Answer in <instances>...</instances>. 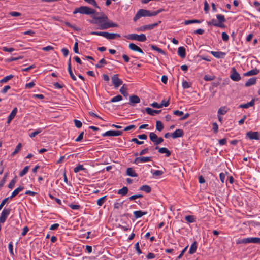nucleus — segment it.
<instances>
[{
	"label": "nucleus",
	"instance_id": "412c9836",
	"mask_svg": "<svg viewBox=\"0 0 260 260\" xmlns=\"http://www.w3.org/2000/svg\"><path fill=\"white\" fill-rule=\"evenodd\" d=\"M259 73V70L256 68L251 70L244 74L245 76H250L252 75H257Z\"/></svg>",
	"mask_w": 260,
	"mask_h": 260
},
{
	"label": "nucleus",
	"instance_id": "c03bdc74",
	"mask_svg": "<svg viewBox=\"0 0 260 260\" xmlns=\"http://www.w3.org/2000/svg\"><path fill=\"white\" fill-rule=\"evenodd\" d=\"M120 92L124 96H127L128 95V93L127 92V89H126V88H125L124 87V85L121 87V88L120 89Z\"/></svg>",
	"mask_w": 260,
	"mask_h": 260
},
{
	"label": "nucleus",
	"instance_id": "6ab92c4d",
	"mask_svg": "<svg viewBox=\"0 0 260 260\" xmlns=\"http://www.w3.org/2000/svg\"><path fill=\"white\" fill-rule=\"evenodd\" d=\"M211 54L217 58H222L225 55V53L221 51H211Z\"/></svg>",
	"mask_w": 260,
	"mask_h": 260
},
{
	"label": "nucleus",
	"instance_id": "ddd939ff",
	"mask_svg": "<svg viewBox=\"0 0 260 260\" xmlns=\"http://www.w3.org/2000/svg\"><path fill=\"white\" fill-rule=\"evenodd\" d=\"M112 83L115 88L122 84V81L118 78V74L114 75L111 78Z\"/></svg>",
	"mask_w": 260,
	"mask_h": 260
},
{
	"label": "nucleus",
	"instance_id": "c756f323",
	"mask_svg": "<svg viewBox=\"0 0 260 260\" xmlns=\"http://www.w3.org/2000/svg\"><path fill=\"white\" fill-rule=\"evenodd\" d=\"M139 189L140 190L144 191L146 193H149L151 191V187L147 185H142V186L140 187Z\"/></svg>",
	"mask_w": 260,
	"mask_h": 260
},
{
	"label": "nucleus",
	"instance_id": "a19ab883",
	"mask_svg": "<svg viewBox=\"0 0 260 260\" xmlns=\"http://www.w3.org/2000/svg\"><path fill=\"white\" fill-rule=\"evenodd\" d=\"M85 168L83 167V166L82 165L79 164L77 166H76L74 169V171L75 173H78L81 170H84Z\"/></svg>",
	"mask_w": 260,
	"mask_h": 260
},
{
	"label": "nucleus",
	"instance_id": "473e14b6",
	"mask_svg": "<svg viewBox=\"0 0 260 260\" xmlns=\"http://www.w3.org/2000/svg\"><path fill=\"white\" fill-rule=\"evenodd\" d=\"M228 112V110L226 107H221L220 108L217 112L218 115H224Z\"/></svg>",
	"mask_w": 260,
	"mask_h": 260
},
{
	"label": "nucleus",
	"instance_id": "e2e57ef3",
	"mask_svg": "<svg viewBox=\"0 0 260 260\" xmlns=\"http://www.w3.org/2000/svg\"><path fill=\"white\" fill-rule=\"evenodd\" d=\"M64 24L66 25V26H67L69 27L72 28L75 30H79L77 27H76L74 25H72L68 22H65Z\"/></svg>",
	"mask_w": 260,
	"mask_h": 260
},
{
	"label": "nucleus",
	"instance_id": "09e8293b",
	"mask_svg": "<svg viewBox=\"0 0 260 260\" xmlns=\"http://www.w3.org/2000/svg\"><path fill=\"white\" fill-rule=\"evenodd\" d=\"M191 83L190 82H188L186 81H183L182 82V87L184 89L188 88L191 87Z\"/></svg>",
	"mask_w": 260,
	"mask_h": 260
},
{
	"label": "nucleus",
	"instance_id": "bf43d9fd",
	"mask_svg": "<svg viewBox=\"0 0 260 260\" xmlns=\"http://www.w3.org/2000/svg\"><path fill=\"white\" fill-rule=\"evenodd\" d=\"M7 176V173L5 174L2 179L0 181V188L4 186L5 183L6 178Z\"/></svg>",
	"mask_w": 260,
	"mask_h": 260
},
{
	"label": "nucleus",
	"instance_id": "3c124183",
	"mask_svg": "<svg viewBox=\"0 0 260 260\" xmlns=\"http://www.w3.org/2000/svg\"><path fill=\"white\" fill-rule=\"evenodd\" d=\"M214 78H215V76H210L209 75H206L204 77V79L206 81H212V80H214Z\"/></svg>",
	"mask_w": 260,
	"mask_h": 260
},
{
	"label": "nucleus",
	"instance_id": "338daca9",
	"mask_svg": "<svg viewBox=\"0 0 260 260\" xmlns=\"http://www.w3.org/2000/svg\"><path fill=\"white\" fill-rule=\"evenodd\" d=\"M83 135H84V132H82V133H81L80 134V135L78 136V137L75 139V141L76 142L81 141L83 139Z\"/></svg>",
	"mask_w": 260,
	"mask_h": 260
},
{
	"label": "nucleus",
	"instance_id": "a18cd8bd",
	"mask_svg": "<svg viewBox=\"0 0 260 260\" xmlns=\"http://www.w3.org/2000/svg\"><path fill=\"white\" fill-rule=\"evenodd\" d=\"M199 182L200 184H203V187H206L207 186V184H205V179L202 175H201L199 177Z\"/></svg>",
	"mask_w": 260,
	"mask_h": 260
},
{
	"label": "nucleus",
	"instance_id": "5fc2aeb1",
	"mask_svg": "<svg viewBox=\"0 0 260 260\" xmlns=\"http://www.w3.org/2000/svg\"><path fill=\"white\" fill-rule=\"evenodd\" d=\"M8 248H9V250L10 254L12 256H14V252H13V242H11L9 243V246H8Z\"/></svg>",
	"mask_w": 260,
	"mask_h": 260
},
{
	"label": "nucleus",
	"instance_id": "aec40b11",
	"mask_svg": "<svg viewBox=\"0 0 260 260\" xmlns=\"http://www.w3.org/2000/svg\"><path fill=\"white\" fill-rule=\"evenodd\" d=\"M129 48L131 50L133 51H137L141 53H144L142 49L134 43H130L129 44Z\"/></svg>",
	"mask_w": 260,
	"mask_h": 260
},
{
	"label": "nucleus",
	"instance_id": "ea45409f",
	"mask_svg": "<svg viewBox=\"0 0 260 260\" xmlns=\"http://www.w3.org/2000/svg\"><path fill=\"white\" fill-rule=\"evenodd\" d=\"M197 58H198V62L201 61L202 60H206L207 61H211V59L210 57L207 56H197Z\"/></svg>",
	"mask_w": 260,
	"mask_h": 260
},
{
	"label": "nucleus",
	"instance_id": "37998d69",
	"mask_svg": "<svg viewBox=\"0 0 260 260\" xmlns=\"http://www.w3.org/2000/svg\"><path fill=\"white\" fill-rule=\"evenodd\" d=\"M122 99V97L120 95H118L112 98L110 102L112 103L120 101Z\"/></svg>",
	"mask_w": 260,
	"mask_h": 260
},
{
	"label": "nucleus",
	"instance_id": "c85d7f7f",
	"mask_svg": "<svg viewBox=\"0 0 260 260\" xmlns=\"http://www.w3.org/2000/svg\"><path fill=\"white\" fill-rule=\"evenodd\" d=\"M150 46L151 49H152V50L156 51L162 54L166 55L165 52L161 48H158L156 46L154 45H150Z\"/></svg>",
	"mask_w": 260,
	"mask_h": 260
},
{
	"label": "nucleus",
	"instance_id": "7c9ffc66",
	"mask_svg": "<svg viewBox=\"0 0 260 260\" xmlns=\"http://www.w3.org/2000/svg\"><path fill=\"white\" fill-rule=\"evenodd\" d=\"M107 64V62L104 58L101 59L98 63L95 64V67L96 68H101L103 67V65H106Z\"/></svg>",
	"mask_w": 260,
	"mask_h": 260
},
{
	"label": "nucleus",
	"instance_id": "680f3d73",
	"mask_svg": "<svg viewBox=\"0 0 260 260\" xmlns=\"http://www.w3.org/2000/svg\"><path fill=\"white\" fill-rule=\"evenodd\" d=\"M222 39L224 41H228L229 39V35L225 32L222 33Z\"/></svg>",
	"mask_w": 260,
	"mask_h": 260
},
{
	"label": "nucleus",
	"instance_id": "f8f14e48",
	"mask_svg": "<svg viewBox=\"0 0 260 260\" xmlns=\"http://www.w3.org/2000/svg\"><path fill=\"white\" fill-rule=\"evenodd\" d=\"M246 137L250 140H256L259 139V134L258 132L249 131L246 134Z\"/></svg>",
	"mask_w": 260,
	"mask_h": 260
},
{
	"label": "nucleus",
	"instance_id": "20e7f679",
	"mask_svg": "<svg viewBox=\"0 0 260 260\" xmlns=\"http://www.w3.org/2000/svg\"><path fill=\"white\" fill-rule=\"evenodd\" d=\"M90 34L102 36L108 40H113L116 38L120 37V35L119 34L109 33L104 31H91Z\"/></svg>",
	"mask_w": 260,
	"mask_h": 260
},
{
	"label": "nucleus",
	"instance_id": "0e129e2a",
	"mask_svg": "<svg viewBox=\"0 0 260 260\" xmlns=\"http://www.w3.org/2000/svg\"><path fill=\"white\" fill-rule=\"evenodd\" d=\"M164 174V172L161 170H155L153 173V175L156 176H159Z\"/></svg>",
	"mask_w": 260,
	"mask_h": 260
},
{
	"label": "nucleus",
	"instance_id": "393cba45",
	"mask_svg": "<svg viewBox=\"0 0 260 260\" xmlns=\"http://www.w3.org/2000/svg\"><path fill=\"white\" fill-rule=\"evenodd\" d=\"M24 187L23 186H19L18 188H17L16 189H15L13 192H12L11 196L9 197V199H12L13 197L17 196L21 191L23 190Z\"/></svg>",
	"mask_w": 260,
	"mask_h": 260
},
{
	"label": "nucleus",
	"instance_id": "052dcab7",
	"mask_svg": "<svg viewBox=\"0 0 260 260\" xmlns=\"http://www.w3.org/2000/svg\"><path fill=\"white\" fill-rule=\"evenodd\" d=\"M9 14L13 17H18L21 16V13L15 11L10 12Z\"/></svg>",
	"mask_w": 260,
	"mask_h": 260
},
{
	"label": "nucleus",
	"instance_id": "2f4dec72",
	"mask_svg": "<svg viewBox=\"0 0 260 260\" xmlns=\"http://www.w3.org/2000/svg\"><path fill=\"white\" fill-rule=\"evenodd\" d=\"M128 192V188L127 187L123 186L121 189L118 191V194L122 196L126 195Z\"/></svg>",
	"mask_w": 260,
	"mask_h": 260
},
{
	"label": "nucleus",
	"instance_id": "bb28decb",
	"mask_svg": "<svg viewBox=\"0 0 260 260\" xmlns=\"http://www.w3.org/2000/svg\"><path fill=\"white\" fill-rule=\"evenodd\" d=\"M178 54L181 57L184 58L186 55L185 49L184 47H179L178 49Z\"/></svg>",
	"mask_w": 260,
	"mask_h": 260
},
{
	"label": "nucleus",
	"instance_id": "e433bc0d",
	"mask_svg": "<svg viewBox=\"0 0 260 260\" xmlns=\"http://www.w3.org/2000/svg\"><path fill=\"white\" fill-rule=\"evenodd\" d=\"M29 169V166H25L24 169L19 173V176L20 177L23 176L24 175H25L28 171Z\"/></svg>",
	"mask_w": 260,
	"mask_h": 260
},
{
	"label": "nucleus",
	"instance_id": "79ce46f5",
	"mask_svg": "<svg viewBox=\"0 0 260 260\" xmlns=\"http://www.w3.org/2000/svg\"><path fill=\"white\" fill-rule=\"evenodd\" d=\"M42 132V129L41 128H38L35 132L31 133L30 134H29V136L31 138L35 137L36 136L38 135L39 134L41 133Z\"/></svg>",
	"mask_w": 260,
	"mask_h": 260
},
{
	"label": "nucleus",
	"instance_id": "7ed1b4c3",
	"mask_svg": "<svg viewBox=\"0 0 260 260\" xmlns=\"http://www.w3.org/2000/svg\"><path fill=\"white\" fill-rule=\"evenodd\" d=\"M217 20L215 19H212L211 21L207 22L209 26H214L220 28H225V26L224 23L226 21L224 16L222 14L216 15Z\"/></svg>",
	"mask_w": 260,
	"mask_h": 260
},
{
	"label": "nucleus",
	"instance_id": "b1692460",
	"mask_svg": "<svg viewBox=\"0 0 260 260\" xmlns=\"http://www.w3.org/2000/svg\"><path fill=\"white\" fill-rule=\"evenodd\" d=\"M256 82V78L253 77L249 79L246 82L245 85L246 87H249L251 85H254Z\"/></svg>",
	"mask_w": 260,
	"mask_h": 260
},
{
	"label": "nucleus",
	"instance_id": "39448f33",
	"mask_svg": "<svg viewBox=\"0 0 260 260\" xmlns=\"http://www.w3.org/2000/svg\"><path fill=\"white\" fill-rule=\"evenodd\" d=\"M73 13L74 14L79 13L82 14L90 15L94 14L95 11L87 6H81L79 8H75Z\"/></svg>",
	"mask_w": 260,
	"mask_h": 260
},
{
	"label": "nucleus",
	"instance_id": "4be33fe9",
	"mask_svg": "<svg viewBox=\"0 0 260 260\" xmlns=\"http://www.w3.org/2000/svg\"><path fill=\"white\" fill-rule=\"evenodd\" d=\"M17 112V108H14L12 112H11L10 114L9 115L8 120H7V123L9 124L11 121L12 120V119L15 117V116L16 115Z\"/></svg>",
	"mask_w": 260,
	"mask_h": 260
},
{
	"label": "nucleus",
	"instance_id": "dca6fc26",
	"mask_svg": "<svg viewBox=\"0 0 260 260\" xmlns=\"http://www.w3.org/2000/svg\"><path fill=\"white\" fill-rule=\"evenodd\" d=\"M129 102L128 104L132 106H134L136 104L140 102V98L136 95H132L129 96Z\"/></svg>",
	"mask_w": 260,
	"mask_h": 260
},
{
	"label": "nucleus",
	"instance_id": "4d7b16f0",
	"mask_svg": "<svg viewBox=\"0 0 260 260\" xmlns=\"http://www.w3.org/2000/svg\"><path fill=\"white\" fill-rule=\"evenodd\" d=\"M185 219L189 222H193L194 221V218L193 216L188 215L185 217Z\"/></svg>",
	"mask_w": 260,
	"mask_h": 260
},
{
	"label": "nucleus",
	"instance_id": "f03ea898",
	"mask_svg": "<svg viewBox=\"0 0 260 260\" xmlns=\"http://www.w3.org/2000/svg\"><path fill=\"white\" fill-rule=\"evenodd\" d=\"M162 11L161 9L158 10L156 11H153V12H150L149 10H146V9H140L138 10V11L137 12L136 14L134 16L133 18L134 21L136 22L137 21L139 18H140L142 17H151V16H154L157 15L158 14H159L160 12Z\"/></svg>",
	"mask_w": 260,
	"mask_h": 260
},
{
	"label": "nucleus",
	"instance_id": "2eb2a0df",
	"mask_svg": "<svg viewBox=\"0 0 260 260\" xmlns=\"http://www.w3.org/2000/svg\"><path fill=\"white\" fill-rule=\"evenodd\" d=\"M158 23H155L151 24L142 26L140 28H139L137 29V30L144 31L147 29L151 30L153 29L155 27L157 26L158 25Z\"/></svg>",
	"mask_w": 260,
	"mask_h": 260
},
{
	"label": "nucleus",
	"instance_id": "1a4fd4ad",
	"mask_svg": "<svg viewBox=\"0 0 260 260\" xmlns=\"http://www.w3.org/2000/svg\"><path fill=\"white\" fill-rule=\"evenodd\" d=\"M11 211V208H5L2 211L1 216H0V223H3L5 222L6 219L7 218L8 216L10 214Z\"/></svg>",
	"mask_w": 260,
	"mask_h": 260
},
{
	"label": "nucleus",
	"instance_id": "0eeeda50",
	"mask_svg": "<svg viewBox=\"0 0 260 260\" xmlns=\"http://www.w3.org/2000/svg\"><path fill=\"white\" fill-rule=\"evenodd\" d=\"M150 140L154 143L155 145H158L164 141L162 137H158V136L153 132H151L149 134Z\"/></svg>",
	"mask_w": 260,
	"mask_h": 260
},
{
	"label": "nucleus",
	"instance_id": "a211bd4d",
	"mask_svg": "<svg viewBox=\"0 0 260 260\" xmlns=\"http://www.w3.org/2000/svg\"><path fill=\"white\" fill-rule=\"evenodd\" d=\"M155 149H158V152L160 153H165L166 157H169L171 155V152L165 147L159 148L158 147L156 146L155 147Z\"/></svg>",
	"mask_w": 260,
	"mask_h": 260
},
{
	"label": "nucleus",
	"instance_id": "9d476101",
	"mask_svg": "<svg viewBox=\"0 0 260 260\" xmlns=\"http://www.w3.org/2000/svg\"><path fill=\"white\" fill-rule=\"evenodd\" d=\"M122 131H121L110 130L102 134V136L103 137L119 136L122 135Z\"/></svg>",
	"mask_w": 260,
	"mask_h": 260
},
{
	"label": "nucleus",
	"instance_id": "f257e3e1",
	"mask_svg": "<svg viewBox=\"0 0 260 260\" xmlns=\"http://www.w3.org/2000/svg\"><path fill=\"white\" fill-rule=\"evenodd\" d=\"M108 18L104 14L101 16H94L93 20L91 22L93 23L99 24V28L101 30H105L110 27H116L118 25L112 21H108Z\"/></svg>",
	"mask_w": 260,
	"mask_h": 260
},
{
	"label": "nucleus",
	"instance_id": "6e6552de",
	"mask_svg": "<svg viewBox=\"0 0 260 260\" xmlns=\"http://www.w3.org/2000/svg\"><path fill=\"white\" fill-rule=\"evenodd\" d=\"M239 243H259L260 244V238L258 237H248L244 238L240 240Z\"/></svg>",
	"mask_w": 260,
	"mask_h": 260
},
{
	"label": "nucleus",
	"instance_id": "603ef678",
	"mask_svg": "<svg viewBox=\"0 0 260 260\" xmlns=\"http://www.w3.org/2000/svg\"><path fill=\"white\" fill-rule=\"evenodd\" d=\"M68 72H69V73L70 74V76L71 78L74 81H76L77 80V78H76V76L74 75V74H73V71L72 70V68L68 69Z\"/></svg>",
	"mask_w": 260,
	"mask_h": 260
},
{
	"label": "nucleus",
	"instance_id": "423d86ee",
	"mask_svg": "<svg viewBox=\"0 0 260 260\" xmlns=\"http://www.w3.org/2000/svg\"><path fill=\"white\" fill-rule=\"evenodd\" d=\"M126 37L127 39L131 40H137L140 42H144L147 39L145 35L143 34H141L140 35H138L136 34H132L128 35Z\"/></svg>",
	"mask_w": 260,
	"mask_h": 260
},
{
	"label": "nucleus",
	"instance_id": "5701e85b",
	"mask_svg": "<svg viewBox=\"0 0 260 260\" xmlns=\"http://www.w3.org/2000/svg\"><path fill=\"white\" fill-rule=\"evenodd\" d=\"M145 111L147 114L150 115H154L155 114H159L161 112V110H153L150 108L147 107L145 109Z\"/></svg>",
	"mask_w": 260,
	"mask_h": 260
},
{
	"label": "nucleus",
	"instance_id": "a878e982",
	"mask_svg": "<svg viewBox=\"0 0 260 260\" xmlns=\"http://www.w3.org/2000/svg\"><path fill=\"white\" fill-rule=\"evenodd\" d=\"M146 214L147 212H143L141 210L135 211L134 212V215L136 218H140L142 216L146 215Z\"/></svg>",
	"mask_w": 260,
	"mask_h": 260
},
{
	"label": "nucleus",
	"instance_id": "c9c22d12",
	"mask_svg": "<svg viewBox=\"0 0 260 260\" xmlns=\"http://www.w3.org/2000/svg\"><path fill=\"white\" fill-rule=\"evenodd\" d=\"M156 128L158 131H161L164 128V125L162 122L160 121H157L156 123Z\"/></svg>",
	"mask_w": 260,
	"mask_h": 260
},
{
	"label": "nucleus",
	"instance_id": "f3484780",
	"mask_svg": "<svg viewBox=\"0 0 260 260\" xmlns=\"http://www.w3.org/2000/svg\"><path fill=\"white\" fill-rule=\"evenodd\" d=\"M184 135V132L181 129H177L175 130L173 133H171V137L173 139H176L179 137H183Z\"/></svg>",
	"mask_w": 260,
	"mask_h": 260
},
{
	"label": "nucleus",
	"instance_id": "8fccbe9b",
	"mask_svg": "<svg viewBox=\"0 0 260 260\" xmlns=\"http://www.w3.org/2000/svg\"><path fill=\"white\" fill-rule=\"evenodd\" d=\"M227 173H228L227 172H226V173L222 172V173H220L219 174L220 180L222 183H223L224 182L225 176H226V175L227 174Z\"/></svg>",
	"mask_w": 260,
	"mask_h": 260
},
{
	"label": "nucleus",
	"instance_id": "de8ad7c7",
	"mask_svg": "<svg viewBox=\"0 0 260 260\" xmlns=\"http://www.w3.org/2000/svg\"><path fill=\"white\" fill-rule=\"evenodd\" d=\"M85 2H87L88 4L94 6L95 8H100L98 5L96 4V2L95 0H84Z\"/></svg>",
	"mask_w": 260,
	"mask_h": 260
},
{
	"label": "nucleus",
	"instance_id": "4468645a",
	"mask_svg": "<svg viewBox=\"0 0 260 260\" xmlns=\"http://www.w3.org/2000/svg\"><path fill=\"white\" fill-rule=\"evenodd\" d=\"M152 161V157H137L135 160V164H138L140 162H145Z\"/></svg>",
	"mask_w": 260,
	"mask_h": 260
},
{
	"label": "nucleus",
	"instance_id": "58836bf2",
	"mask_svg": "<svg viewBox=\"0 0 260 260\" xmlns=\"http://www.w3.org/2000/svg\"><path fill=\"white\" fill-rule=\"evenodd\" d=\"M22 147V144L21 143H19L16 147L15 148V150L14 151V152L12 153V156H14L15 155H16L17 153H18L19 152V151L20 150L21 148Z\"/></svg>",
	"mask_w": 260,
	"mask_h": 260
},
{
	"label": "nucleus",
	"instance_id": "69168bd1",
	"mask_svg": "<svg viewBox=\"0 0 260 260\" xmlns=\"http://www.w3.org/2000/svg\"><path fill=\"white\" fill-rule=\"evenodd\" d=\"M170 103H169V99L168 101H165V100H162L160 103L161 105V108L163 106L167 107L169 106Z\"/></svg>",
	"mask_w": 260,
	"mask_h": 260
},
{
	"label": "nucleus",
	"instance_id": "9b49d317",
	"mask_svg": "<svg viewBox=\"0 0 260 260\" xmlns=\"http://www.w3.org/2000/svg\"><path fill=\"white\" fill-rule=\"evenodd\" d=\"M230 78L234 81H239L241 79L240 74L237 72L234 67L232 68Z\"/></svg>",
	"mask_w": 260,
	"mask_h": 260
},
{
	"label": "nucleus",
	"instance_id": "72a5a7b5",
	"mask_svg": "<svg viewBox=\"0 0 260 260\" xmlns=\"http://www.w3.org/2000/svg\"><path fill=\"white\" fill-rule=\"evenodd\" d=\"M123 201L121 202H115L114 204L113 207L115 209L119 210L123 208Z\"/></svg>",
	"mask_w": 260,
	"mask_h": 260
},
{
	"label": "nucleus",
	"instance_id": "4c0bfd02",
	"mask_svg": "<svg viewBox=\"0 0 260 260\" xmlns=\"http://www.w3.org/2000/svg\"><path fill=\"white\" fill-rule=\"evenodd\" d=\"M106 197H107V196H105L100 198L99 199H98L97 201V204L100 206H102L103 205V204L104 203V202H105Z\"/></svg>",
	"mask_w": 260,
	"mask_h": 260
},
{
	"label": "nucleus",
	"instance_id": "49530a36",
	"mask_svg": "<svg viewBox=\"0 0 260 260\" xmlns=\"http://www.w3.org/2000/svg\"><path fill=\"white\" fill-rule=\"evenodd\" d=\"M16 177H15L14 179H13L11 181V182L9 183V184L8 185V188H9L10 189H12L14 187V185H15V183L16 182Z\"/></svg>",
	"mask_w": 260,
	"mask_h": 260
},
{
	"label": "nucleus",
	"instance_id": "6e6d98bb",
	"mask_svg": "<svg viewBox=\"0 0 260 260\" xmlns=\"http://www.w3.org/2000/svg\"><path fill=\"white\" fill-rule=\"evenodd\" d=\"M74 124H75V126H76V127L81 128L82 127V123L80 121L77 120V119H75V120H74Z\"/></svg>",
	"mask_w": 260,
	"mask_h": 260
},
{
	"label": "nucleus",
	"instance_id": "774afa93",
	"mask_svg": "<svg viewBox=\"0 0 260 260\" xmlns=\"http://www.w3.org/2000/svg\"><path fill=\"white\" fill-rule=\"evenodd\" d=\"M69 207L73 210H78L80 208V205H75V204H70L69 205Z\"/></svg>",
	"mask_w": 260,
	"mask_h": 260
},
{
	"label": "nucleus",
	"instance_id": "864d4df0",
	"mask_svg": "<svg viewBox=\"0 0 260 260\" xmlns=\"http://www.w3.org/2000/svg\"><path fill=\"white\" fill-rule=\"evenodd\" d=\"M195 252V241H194L190 248L189 253L191 254H193Z\"/></svg>",
	"mask_w": 260,
	"mask_h": 260
},
{
	"label": "nucleus",
	"instance_id": "cd10ccee",
	"mask_svg": "<svg viewBox=\"0 0 260 260\" xmlns=\"http://www.w3.org/2000/svg\"><path fill=\"white\" fill-rule=\"evenodd\" d=\"M127 175L131 177H137L138 175L132 168H128L126 170Z\"/></svg>",
	"mask_w": 260,
	"mask_h": 260
},
{
	"label": "nucleus",
	"instance_id": "f704fd0d",
	"mask_svg": "<svg viewBox=\"0 0 260 260\" xmlns=\"http://www.w3.org/2000/svg\"><path fill=\"white\" fill-rule=\"evenodd\" d=\"M14 76L13 75H9L5 77L4 78L1 80L0 82L2 83H4L7 82L9 80H11L13 78Z\"/></svg>",
	"mask_w": 260,
	"mask_h": 260
},
{
	"label": "nucleus",
	"instance_id": "13d9d810",
	"mask_svg": "<svg viewBox=\"0 0 260 260\" xmlns=\"http://www.w3.org/2000/svg\"><path fill=\"white\" fill-rule=\"evenodd\" d=\"M2 50L5 52H12L15 50L13 48H8L7 47H3L2 48Z\"/></svg>",
	"mask_w": 260,
	"mask_h": 260
}]
</instances>
